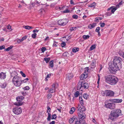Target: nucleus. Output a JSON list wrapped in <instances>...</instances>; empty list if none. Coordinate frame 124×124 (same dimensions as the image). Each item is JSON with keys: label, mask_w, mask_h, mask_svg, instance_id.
I'll list each match as a JSON object with an SVG mask.
<instances>
[{"label": "nucleus", "mask_w": 124, "mask_h": 124, "mask_svg": "<svg viewBox=\"0 0 124 124\" xmlns=\"http://www.w3.org/2000/svg\"><path fill=\"white\" fill-rule=\"evenodd\" d=\"M59 9L60 10H63V13H68L70 12V10L68 9L67 7L65 6L62 7L61 8L59 7Z\"/></svg>", "instance_id": "nucleus-13"}, {"label": "nucleus", "mask_w": 124, "mask_h": 124, "mask_svg": "<svg viewBox=\"0 0 124 124\" xmlns=\"http://www.w3.org/2000/svg\"><path fill=\"white\" fill-rule=\"evenodd\" d=\"M6 84L5 83H4L1 84V88H4L6 86Z\"/></svg>", "instance_id": "nucleus-32"}, {"label": "nucleus", "mask_w": 124, "mask_h": 124, "mask_svg": "<svg viewBox=\"0 0 124 124\" xmlns=\"http://www.w3.org/2000/svg\"><path fill=\"white\" fill-rule=\"evenodd\" d=\"M96 23H93L92 24H89L88 26V28L90 29H91L94 28L96 25Z\"/></svg>", "instance_id": "nucleus-18"}, {"label": "nucleus", "mask_w": 124, "mask_h": 124, "mask_svg": "<svg viewBox=\"0 0 124 124\" xmlns=\"http://www.w3.org/2000/svg\"><path fill=\"white\" fill-rule=\"evenodd\" d=\"M70 75H68L67 76V78L69 80H70L71 78L73 76L72 75V74H69Z\"/></svg>", "instance_id": "nucleus-35"}, {"label": "nucleus", "mask_w": 124, "mask_h": 124, "mask_svg": "<svg viewBox=\"0 0 124 124\" xmlns=\"http://www.w3.org/2000/svg\"><path fill=\"white\" fill-rule=\"evenodd\" d=\"M20 73L22 75L23 77H25L26 75L23 72H22V71H21L20 72Z\"/></svg>", "instance_id": "nucleus-46"}, {"label": "nucleus", "mask_w": 124, "mask_h": 124, "mask_svg": "<svg viewBox=\"0 0 124 124\" xmlns=\"http://www.w3.org/2000/svg\"><path fill=\"white\" fill-rule=\"evenodd\" d=\"M54 43L53 45V46H54L55 47L57 46L58 44L56 42L54 41Z\"/></svg>", "instance_id": "nucleus-44"}, {"label": "nucleus", "mask_w": 124, "mask_h": 124, "mask_svg": "<svg viewBox=\"0 0 124 124\" xmlns=\"http://www.w3.org/2000/svg\"><path fill=\"white\" fill-rule=\"evenodd\" d=\"M7 28L9 30H10L11 29V26H10L9 25H8L7 26Z\"/></svg>", "instance_id": "nucleus-58"}, {"label": "nucleus", "mask_w": 124, "mask_h": 124, "mask_svg": "<svg viewBox=\"0 0 124 124\" xmlns=\"http://www.w3.org/2000/svg\"><path fill=\"white\" fill-rule=\"evenodd\" d=\"M115 99H111L109 100L111 101L112 102L114 103Z\"/></svg>", "instance_id": "nucleus-59"}, {"label": "nucleus", "mask_w": 124, "mask_h": 124, "mask_svg": "<svg viewBox=\"0 0 124 124\" xmlns=\"http://www.w3.org/2000/svg\"><path fill=\"white\" fill-rule=\"evenodd\" d=\"M119 5H120L119 4L116 5V7H115V8H117H117H119L120 6Z\"/></svg>", "instance_id": "nucleus-63"}, {"label": "nucleus", "mask_w": 124, "mask_h": 124, "mask_svg": "<svg viewBox=\"0 0 124 124\" xmlns=\"http://www.w3.org/2000/svg\"><path fill=\"white\" fill-rule=\"evenodd\" d=\"M79 94V92L78 91H77L74 94V96L75 97H77Z\"/></svg>", "instance_id": "nucleus-34"}, {"label": "nucleus", "mask_w": 124, "mask_h": 124, "mask_svg": "<svg viewBox=\"0 0 124 124\" xmlns=\"http://www.w3.org/2000/svg\"><path fill=\"white\" fill-rule=\"evenodd\" d=\"M24 97L23 96L18 97L16 99L17 101V102L15 103V105L17 106H20L22 105V101Z\"/></svg>", "instance_id": "nucleus-6"}, {"label": "nucleus", "mask_w": 124, "mask_h": 124, "mask_svg": "<svg viewBox=\"0 0 124 124\" xmlns=\"http://www.w3.org/2000/svg\"><path fill=\"white\" fill-rule=\"evenodd\" d=\"M75 124H80V123L79 121H76Z\"/></svg>", "instance_id": "nucleus-60"}, {"label": "nucleus", "mask_w": 124, "mask_h": 124, "mask_svg": "<svg viewBox=\"0 0 124 124\" xmlns=\"http://www.w3.org/2000/svg\"><path fill=\"white\" fill-rule=\"evenodd\" d=\"M55 122L54 121H52L50 123V124H54Z\"/></svg>", "instance_id": "nucleus-64"}, {"label": "nucleus", "mask_w": 124, "mask_h": 124, "mask_svg": "<svg viewBox=\"0 0 124 124\" xmlns=\"http://www.w3.org/2000/svg\"><path fill=\"white\" fill-rule=\"evenodd\" d=\"M79 102H80V103L81 104V105L80 106H83L84 105V101L82 99V98L81 97H79Z\"/></svg>", "instance_id": "nucleus-22"}, {"label": "nucleus", "mask_w": 124, "mask_h": 124, "mask_svg": "<svg viewBox=\"0 0 124 124\" xmlns=\"http://www.w3.org/2000/svg\"><path fill=\"white\" fill-rule=\"evenodd\" d=\"M112 14L111 12H108L106 13V14L108 16H110Z\"/></svg>", "instance_id": "nucleus-53"}, {"label": "nucleus", "mask_w": 124, "mask_h": 124, "mask_svg": "<svg viewBox=\"0 0 124 124\" xmlns=\"http://www.w3.org/2000/svg\"><path fill=\"white\" fill-rule=\"evenodd\" d=\"M23 89L24 90H28L29 89V87L28 86H27L23 88Z\"/></svg>", "instance_id": "nucleus-43"}, {"label": "nucleus", "mask_w": 124, "mask_h": 124, "mask_svg": "<svg viewBox=\"0 0 124 124\" xmlns=\"http://www.w3.org/2000/svg\"><path fill=\"white\" fill-rule=\"evenodd\" d=\"M122 101V100L121 99H115L114 103H118L121 102Z\"/></svg>", "instance_id": "nucleus-21"}, {"label": "nucleus", "mask_w": 124, "mask_h": 124, "mask_svg": "<svg viewBox=\"0 0 124 124\" xmlns=\"http://www.w3.org/2000/svg\"><path fill=\"white\" fill-rule=\"evenodd\" d=\"M70 3L71 4H74V2H73V0H70Z\"/></svg>", "instance_id": "nucleus-61"}, {"label": "nucleus", "mask_w": 124, "mask_h": 124, "mask_svg": "<svg viewBox=\"0 0 124 124\" xmlns=\"http://www.w3.org/2000/svg\"><path fill=\"white\" fill-rule=\"evenodd\" d=\"M110 10H111V12L112 13H114L115 11L117 10V8H115V6H112L110 8H108L107 10L109 11Z\"/></svg>", "instance_id": "nucleus-15"}, {"label": "nucleus", "mask_w": 124, "mask_h": 124, "mask_svg": "<svg viewBox=\"0 0 124 124\" xmlns=\"http://www.w3.org/2000/svg\"><path fill=\"white\" fill-rule=\"evenodd\" d=\"M100 26L101 27H103L105 26V23H100Z\"/></svg>", "instance_id": "nucleus-51"}, {"label": "nucleus", "mask_w": 124, "mask_h": 124, "mask_svg": "<svg viewBox=\"0 0 124 124\" xmlns=\"http://www.w3.org/2000/svg\"><path fill=\"white\" fill-rule=\"evenodd\" d=\"M13 113L16 115L20 114L22 112V110L21 108L19 107L14 108L13 110Z\"/></svg>", "instance_id": "nucleus-8"}, {"label": "nucleus", "mask_w": 124, "mask_h": 124, "mask_svg": "<svg viewBox=\"0 0 124 124\" xmlns=\"http://www.w3.org/2000/svg\"><path fill=\"white\" fill-rule=\"evenodd\" d=\"M37 35V34L36 33H34L32 35L31 37L33 39H35Z\"/></svg>", "instance_id": "nucleus-40"}, {"label": "nucleus", "mask_w": 124, "mask_h": 124, "mask_svg": "<svg viewBox=\"0 0 124 124\" xmlns=\"http://www.w3.org/2000/svg\"><path fill=\"white\" fill-rule=\"evenodd\" d=\"M121 113V111L119 109L113 110L111 112L109 118L112 120H114L115 119L120 116Z\"/></svg>", "instance_id": "nucleus-3"}, {"label": "nucleus", "mask_w": 124, "mask_h": 124, "mask_svg": "<svg viewBox=\"0 0 124 124\" xmlns=\"http://www.w3.org/2000/svg\"><path fill=\"white\" fill-rule=\"evenodd\" d=\"M47 112L48 113V117L47 119L48 121H50V117L51 116V114L50 113H48L49 112H50L51 110V108L50 107L48 106L47 107Z\"/></svg>", "instance_id": "nucleus-14"}, {"label": "nucleus", "mask_w": 124, "mask_h": 124, "mask_svg": "<svg viewBox=\"0 0 124 124\" xmlns=\"http://www.w3.org/2000/svg\"><path fill=\"white\" fill-rule=\"evenodd\" d=\"M49 66L51 68H53L54 67L53 61L51 60L49 62Z\"/></svg>", "instance_id": "nucleus-31"}, {"label": "nucleus", "mask_w": 124, "mask_h": 124, "mask_svg": "<svg viewBox=\"0 0 124 124\" xmlns=\"http://www.w3.org/2000/svg\"><path fill=\"white\" fill-rule=\"evenodd\" d=\"M98 81L97 82V83H98V84H99V81L100 80V76L99 74L98 75Z\"/></svg>", "instance_id": "nucleus-56"}, {"label": "nucleus", "mask_w": 124, "mask_h": 124, "mask_svg": "<svg viewBox=\"0 0 124 124\" xmlns=\"http://www.w3.org/2000/svg\"><path fill=\"white\" fill-rule=\"evenodd\" d=\"M46 50V48L45 47H42L41 48V50L42 53H44V51Z\"/></svg>", "instance_id": "nucleus-41"}, {"label": "nucleus", "mask_w": 124, "mask_h": 124, "mask_svg": "<svg viewBox=\"0 0 124 124\" xmlns=\"http://www.w3.org/2000/svg\"><path fill=\"white\" fill-rule=\"evenodd\" d=\"M29 80V78H27L26 79H24L23 80H22V79H21V82L22 83V84L23 83H25L27 82V81Z\"/></svg>", "instance_id": "nucleus-26"}, {"label": "nucleus", "mask_w": 124, "mask_h": 124, "mask_svg": "<svg viewBox=\"0 0 124 124\" xmlns=\"http://www.w3.org/2000/svg\"><path fill=\"white\" fill-rule=\"evenodd\" d=\"M90 37V36L88 35H84L82 36L83 38L85 39H89Z\"/></svg>", "instance_id": "nucleus-24"}, {"label": "nucleus", "mask_w": 124, "mask_h": 124, "mask_svg": "<svg viewBox=\"0 0 124 124\" xmlns=\"http://www.w3.org/2000/svg\"><path fill=\"white\" fill-rule=\"evenodd\" d=\"M100 30V28L99 27H98L96 28V30L95 31L96 32H100L99 31Z\"/></svg>", "instance_id": "nucleus-48"}, {"label": "nucleus", "mask_w": 124, "mask_h": 124, "mask_svg": "<svg viewBox=\"0 0 124 124\" xmlns=\"http://www.w3.org/2000/svg\"><path fill=\"white\" fill-rule=\"evenodd\" d=\"M88 67H86L85 68L84 71L85 72L84 73H85L86 74H87V72L88 71Z\"/></svg>", "instance_id": "nucleus-37"}, {"label": "nucleus", "mask_w": 124, "mask_h": 124, "mask_svg": "<svg viewBox=\"0 0 124 124\" xmlns=\"http://www.w3.org/2000/svg\"><path fill=\"white\" fill-rule=\"evenodd\" d=\"M13 46H11L10 47H8L7 48L5 49L4 51H9L12 48Z\"/></svg>", "instance_id": "nucleus-29"}, {"label": "nucleus", "mask_w": 124, "mask_h": 124, "mask_svg": "<svg viewBox=\"0 0 124 124\" xmlns=\"http://www.w3.org/2000/svg\"><path fill=\"white\" fill-rule=\"evenodd\" d=\"M88 96V95L87 94L85 93L83 94V97L85 99H87Z\"/></svg>", "instance_id": "nucleus-39"}, {"label": "nucleus", "mask_w": 124, "mask_h": 124, "mask_svg": "<svg viewBox=\"0 0 124 124\" xmlns=\"http://www.w3.org/2000/svg\"><path fill=\"white\" fill-rule=\"evenodd\" d=\"M79 50V48H74L72 49V51L74 53L77 52Z\"/></svg>", "instance_id": "nucleus-30"}, {"label": "nucleus", "mask_w": 124, "mask_h": 124, "mask_svg": "<svg viewBox=\"0 0 124 124\" xmlns=\"http://www.w3.org/2000/svg\"><path fill=\"white\" fill-rule=\"evenodd\" d=\"M102 18L101 17H98V18H95V21L97 22H99V20H101Z\"/></svg>", "instance_id": "nucleus-33"}, {"label": "nucleus", "mask_w": 124, "mask_h": 124, "mask_svg": "<svg viewBox=\"0 0 124 124\" xmlns=\"http://www.w3.org/2000/svg\"><path fill=\"white\" fill-rule=\"evenodd\" d=\"M6 77V74L3 72L0 73V79H4Z\"/></svg>", "instance_id": "nucleus-17"}, {"label": "nucleus", "mask_w": 124, "mask_h": 124, "mask_svg": "<svg viewBox=\"0 0 124 124\" xmlns=\"http://www.w3.org/2000/svg\"><path fill=\"white\" fill-rule=\"evenodd\" d=\"M122 61L120 57H115L113 61V64L110 66L111 70L114 72L119 70L122 68Z\"/></svg>", "instance_id": "nucleus-1"}, {"label": "nucleus", "mask_w": 124, "mask_h": 124, "mask_svg": "<svg viewBox=\"0 0 124 124\" xmlns=\"http://www.w3.org/2000/svg\"><path fill=\"white\" fill-rule=\"evenodd\" d=\"M51 76V74H48V75L46 76V77L48 78H49Z\"/></svg>", "instance_id": "nucleus-62"}, {"label": "nucleus", "mask_w": 124, "mask_h": 124, "mask_svg": "<svg viewBox=\"0 0 124 124\" xmlns=\"http://www.w3.org/2000/svg\"><path fill=\"white\" fill-rule=\"evenodd\" d=\"M21 78L17 76H15L13 78L12 82L14 85L16 87H19L21 84Z\"/></svg>", "instance_id": "nucleus-5"}, {"label": "nucleus", "mask_w": 124, "mask_h": 124, "mask_svg": "<svg viewBox=\"0 0 124 124\" xmlns=\"http://www.w3.org/2000/svg\"><path fill=\"white\" fill-rule=\"evenodd\" d=\"M27 38V36H26L23 37L21 39H19L17 40V42L19 43L21 42H22L25 39Z\"/></svg>", "instance_id": "nucleus-19"}, {"label": "nucleus", "mask_w": 124, "mask_h": 124, "mask_svg": "<svg viewBox=\"0 0 124 124\" xmlns=\"http://www.w3.org/2000/svg\"><path fill=\"white\" fill-rule=\"evenodd\" d=\"M24 28L26 29L29 30L32 29L33 28V27L29 26H25Z\"/></svg>", "instance_id": "nucleus-27"}, {"label": "nucleus", "mask_w": 124, "mask_h": 124, "mask_svg": "<svg viewBox=\"0 0 124 124\" xmlns=\"http://www.w3.org/2000/svg\"><path fill=\"white\" fill-rule=\"evenodd\" d=\"M96 5V3L95 2H93L89 6V7L91 8H95Z\"/></svg>", "instance_id": "nucleus-28"}, {"label": "nucleus", "mask_w": 124, "mask_h": 124, "mask_svg": "<svg viewBox=\"0 0 124 124\" xmlns=\"http://www.w3.org/2000/svg\"><path fill=\"white\" fill-rule=\"evenodd\" d=\"M76 117L74 116H73L72 117L70 118L69 120V122L71 124L73 123L75 120L76 119Z\"/></svg>", "instance_id": "nucleus-20"}, {"label": "nucleus", "mask_w": 124, "mask_h": 124, "mask_svg": "<svg viewBox=\"0 0 124 124\" xmlns=\"http://www.w3.org/2000/svg\"><path fill=\"white\" fill-rule=\"evenodd\" d=\"M50 59L49 57L45 58H44V60L46 61V63H47L49 62L50 60Z\"/></svg>", "instance_id": "nucleus-25"}, {"label": "nucleus", "mask_w": 124, "mask_h": 124, "mask_svg": "<svg viewBox=\"0 0 124 124\" xmlns=\"http://www.w3.org/2000/svg\"><path fill=\"white\" fill-rule=\"evenodd\" d=\"M105 106L106 108L111 109H114L115 108V104L112 103H109L105 104Z\"/></svg>", "instance_id": "nucleus-11"}, {"label": "nucleus", "mask_w": 124, "mask_h": 124, "mask_svg": "<svg viewBox=\"0 0 124 124\" xmlns=\"http://www.w3.org/2000/svg\"><path fill=\"white\" fill-rule=\"evenodd\" d=\"M76 110V108L74 107H72L71 108L70 110V114H73Z\"/></svg>", "instance_id": "nucleus-23"}, {"label": "nucleus", "mask_w": 124, "mask_h": 124, "mask_svg": "<svg viewBox=\"0 0 124 124\" xmlns=\"http://www.w3.org/2000/svg\"><path fill=\"white\" fill-rule=\"evenodd\" d=\"M56 117V114H54L52 115V117L51 118L52 119H55Z\"/></svg>", "instance_id": "nucleus-45"}, {"label": "nucleus", "mask_w": 124, "mask_h": 124, "mask_svg": "<svg viewBox=\"0 0 124 124\" xmlns=\"http://www.w3.org/2000/svg\"><path fill=\"white\" fill-rule=\"evenodd\" d=\"M101 95L103 96H104L105 95V94H106L105 90L104 91H101Z\"/></svg>", "instance_id": "nucleus-42"}, {"label": "nucleus", "mask_w": 124, "mask_h": 124, "mask_svg": "<svg viewBox=\"0 0 124 124\" xmlns=\"http://www.w3.org/2000/svg\"><path fill=\"white\" fill-rule=\"evenodd\" d=\"M5 49V46L4 45L0 46V50H2L3 49Z\"/></svg>", "instance_id": "nucleus-47"}, {"label": "nucleus", "mask_w": 124, "mask_h": 124, "mask_svg": "<svg viewBox=\"0 0 124 124\" xmlns=\"http://www.w3.org/2000/svg\"><path fill=\"white\" fill-rule=\"evenodd\" d=\"M58 85V84L54 83L52 85V87L48 91L49 93H53L54 92L56 91V89L57 88Z\"/></svg>", "instance_id": "nucleus-9"}, {"label": "nucleus", "mask_w": 124, "mask_h": 124, "mask_svg": "<svg viewBox=\"0 0 124 124\" xmlns=\"http://www.w3.org/2000/svg\"><path fill=\"white\" fill-rule=\"evenodd\" d=\"M77 108L78 109L77 113L79 119H83L85 118V114L83 113V111L85 110V108L84 106H81L79 104L78 105Z\"/></svg>", "instance_id": "nucleus-4"}, {"label": "nucleus", "mask_w": 124, "mask_h": 124, "mask_svg": "<svg viewBox=\"0 0 124 124\" xmlns=\"http://www.w3.org/2000/svg\"><path fill=\"white\" fill-rule=\"evenodd\" d=\"M87 74L85 73H84L80 76V79L81 80H84L85 79L87 76Z\"/></svg>", "instance_id": "nucleus-16"}, {"label": "nucleus", "mask_w": 124, "mask_h": 124, "mask_svg": "<svg viewBox=\"0 0 124 124\" xmlns=\"http://www.w3.org/2000/svg\"><path fill=\"white\" fill-rule=\"evenodd\" d=\"M105 78L106 82L111 85H116L118 81L117 78L113 75L107 76Z\"/></svg>", "instance_id": "nucleus-2"}, {"label": "nucleus", "mask_w": 124, "mask_h": 124, "mask_svg": "<svg viewBox=\"0 0 124 124\" xmlns=\"http://www.w3.org/2000/svg\"><path fill=\"white\" fill-rule=\"evenodd\" d=\"M39 31V30H37V29H35L34 30H33V32L34 33H35V32H38Z\"/></svg>", "instance_id": "nucleus-57"}, {"label": "nucleus", "mask_w": 124, "mask_h": 124, "mask_svg": "<svg viewBox=\"0 0 124 124\" xmlns=\"http://www.w3.org/2000/svg\"><path fill=\"white\" fill-rule=\"evenodd\" d=\"M81 86L80 87V90L82 91L81 89L82 88H83L85 89H87L89 87V84L87 83H84L83 82H82L81 83Z\"/></svg>", "instance_id": "nucleus-10"}, {"label": "nucleus", "mask_w": 124, "mask_h": 124, "mask_svg": "<svg viewBox=\"0 0 124 124\" xmlns=\"http://www.w3.org/2000/svg\"><path fill=\"white\" fill-rule=\"evenodd\" d=\"M38 2L37 1H36L33 2L31 3V5L32 6H35V4L36 3H37Z\"/></svg>", "instance_id": "nucleus-52"}, {"label": "nucleus", "mask_w": 124, "mask_h": 124, "mask_svg": "<svg viewBox=\"0 0 124 124\" xmlns=\"http://www.w3.org/2000/svg\"><path fill=\"white\" fill-rule=\"evenodd\" d=\"M105 92L106 96L111 97L113 96L114 94V92L110 90H105Z\"/></svg>", "instance_id": "nucleus-12"}, {"label": "nucleus", "mask_w": 124, "mask_h": 124, "mask_svg": "<svg viewBox=\"0 0 124 124\" xmlns=\"http://www.w3.org/2000/svg\"><path fill=\"white\" fill-rule=\"evenodd\" d=\"M72 18L75 19H77L78 18V16L74 14L72 16Z\"/></svg>", "instance_id": "nucleus-38"}, {"label": "nucleus", "mask_w": 124, "mask_h": 124, "mask_svg": "<svg viewBox=\"0 0 124 124\" xmlns=\"http://www.w3.org/2000/svg\"><path fill=\"white\" fill-rule=\"evenodd\" d=\"M76 27H72L70 28V30L71 31H74L76 30Z\"/></svg>", "instance_id": "nucleus-50"}, {"label": "nucleus", "mask_w": 124, "mask_h": 124, "mask_svg": "<svg viewBox=\"0 0 124 124\" xmlns=\"http://www.w3.org/2000/svg\"><path fill=\"white\" fill-rule=\"evenodd\" d=\"M119 54L121 55V56H122L124 58V52L123 53H122L120 52L119 53Z\"/></svg>", "instance_id": "nucleus-54"}, {"label": "nucleus", "mask_w": 124, "mask_h": 124, "mask_svg": "<svg viewBox=\"0 0 124 124\" xmlns=\"http://www.w3.org/2000/svg\"><path fill=\"white\" fill-rule=\"evenodd\" d=\"M95 47V46L94 45H92L90 48V50H92L94 49Z\"/></svg>", "instance_id": "nucleus-36"}, {"label": "nucleus", "mask_w": 124, "mask_h": 124, "mask_svg": "<svg viewBox=\"0 0 124 124\" xmlns=\"http://www.w3.org/2000/svg\"><path fill=\"white\" fill-rule=\"evenodd\" d=\"M66 45V44L65 42H62L61 45L62 47H64Z\"/></svg>", "instance_id": "nucleus-49"}, {"label": "nucleus", "mask_w": 124, "mask_h": 124, "mask_svg": "<svg viewBox=\"0 0 124 124\" xmlns=\"http://www.w3.org/2000/svg\"><path fill=\"white\" fill-rule=\"evenodd\" d=\"M52 96L51 94L49 93L47 95V98L48 99H50L51 97Z\"/></svg>", "instance_id": "nucleus-55"}, {"label": "nucleus", "mask_w": 124, "mask_h": 124, "mask_svg": "<svg viewBox=\"0 0 124 124\" xmlns=\"http://www.w3.org/2000/svg\"><path fill=\"white\" fill-rule=\"evenodd\" d=\"M69 21V20L67 19H63L58 20V23L59 25L63 26L66 25Z\"/></svg>", "instance_id": "nucleus-7"}]
</instances>
